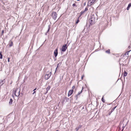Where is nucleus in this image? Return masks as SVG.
<instances>
[{
	"mask_svg": "<svg viewBox=\"0 0 131 131\" xmlns=\"http://www.w3.org/2000/svg\"><path fill=\"white\" fill-rule=\"evenodd\" d=\"M13 91L14 95L17 97L19 96L20 95V90L18 88L14 89Z\"/></svg>",
	"mask_w": 131,
	"mask_h": 131,
	"instance_id": "f257e3e1",
	"label": "nucleus"
},
{
	"mask_svg": "<svg viewBox=\"0 0 131 131\" xmlns=\"http://www.w3.org/2000/svg\"><path fill=\"white\" fill-rule=\"evenodd\" d=\"M51 72H47L45 76V79L46 80L48 79L51 76Z\"/></svg>",
	"mask_w": 131,
	"mask_h": 131,
	"instance_id": "f03ea898",
	"label": "nucleus"
},
{
	"mask_svg": "<svg viewBox=\"0 0 131 131\" xmlns=\"http://www.w3.org/2000/svg\"><path fill=\"white\" fill-rule=\"evenodd\" d=\"M96 0H89V1L88 5V6H90L93 4Z\"/></svg>",
	"mask_w": 131,
	"mask_h": 131,
	"instance_id": "7ed1b4c3",
	"label": "nucleus"
},
{
	"mask_svg": "<svg viewBox=\"0 0 131 131\" xmlns=\"http://www.w3.org/2000/svg\"><path fill=\"white\" fill-rule=\"evenodd\" d=\"M52 18L54 20H55L57 17V14L55 12H53L52 13Z\"/></svg>",
	"mask_w": 131,
	"mask_h": 131,
	"instance_id": "20e7f679",
	"label": "nucleus"
},
{
	"mask_svg": "<svg viewBox=\"0 0 131 131\" xmlns=\"http://www.w3.org/2000/svg\"><path fill=\"white\" fill-rule=\"evenodd\" d=\"M97 16L96 15H91L90 19L93 20H94L95 21H96V20L97 19Z\"/></svg>",
	"mask_w": 131,
	"mask_h": 131,
	"instance_id": "39448f33",
	"label": "nucleus"
},
{
	"mask_svg": "<svg viewBox=\"0 0 131 131\" xmlns=\"http://www.w3.org/2000/svg\"><path fill=\"white\" fill-rule=\"evenodd\" d=\"M67 48V47L66 44L63 45L62 48V50L63 51H65Z\"/></svg>",
	"mask_w": 131,
	"mask_h": 131,
	"instance_id": "423d86ee",
	"label": "nucleus"
},
{
	"mask_svg": "<svg viewBox=\"0 0 131 131\" xmlns=\"http://www.w3.org/2000/svg\"><path fill=\"white\" fill-rule=\"evenodd\" d=\"M5 82V80L4 79L3 80H0V87L3 84H4Z\"/></svg>",
	"mask_w": 131,
	"mask_h": 131,
	"instance_id": "0eeeda50",
	"label": "nucleus"
},
{
	"mask_svg": "<svg viewBox=\"0 0 131 131\" xmlns=\"http://www.w3.org/2000/svg\"><path fill=\"white\" fill-rule=\"evenodd\" d=\"M89 21L90 22V24L91 25H93L96 22V21H95L94 20H92L90 19H89Z\"/></svg>",
	"mask_w": 131,
	"mask_h": 131,
	"instance_id": "6e6552de",
	"label": "nucleus"
},
{
	"mask_svg": "<svg viewBox=\"0 0 131 131\" xmlns=\"http://www.w3.org/2000/svg\"><path fill=\"white\" fill-rule=\"evenodd\" d=\"M73 92V90H71L69 91L68 93V96H69L71 95L72 94Z\"/></svg>",
	"mask_w": 131,
	"mask_h": 131,
	"instance_id": "1a4fd4ad",
	"label": "nucleus"
},
{
	"mask_svg": "<svg viewBox=\"0 0 131 131\" xmlns=\"http://www.w3.org/2000/svg\"><path fill=\"white\" fill-rule=\"evenodd\" d=\"M54 54L55 57H56L57 56L58 52V49L57 48L54 51Z\"/></svg>",
	"mask_w": 131,
	"mask_h": 131,
	"instance_id": "9d476101",
	"label": "nucleus"
},
{
	"mask_svg": "<svg viewBox=\"0 0 131 131\" xmlns=\"http://www.w3.org/2000/svg\"><path fill=\"white\" fill-rule=\"evenodd\" d=\"M82 127V126L81 125H79L78 127H77L76 128L75 130L76 131H78L79 130V128H81Z\"/></svg>",
	"mask_w": 131,
	"mask_h": 131,
	"instance_id": "9b49d317",
	"label": "nucleus"
},
{
	"mask_svg": "<svg viewBox=\"0 0 131 131\" xmlns=\"http://www.w3.org/2000/svg\"><path fill=\"white\" fill-rule=\"evenodd\" d=\"M82 90H81V92H79L78 93V94L76 95V96L75 97L76 99H77L78 96L79 95L81 94V92H82Z\"/></svg>",
	"mask_w": 131,
	"mask_h": 131,
	"instance_id": "f8f14e48",
	"label": "nucleus"
},
{
	"mask_svg": "<svg viewBox=\"0 0 131 131\" xmlns=\"http://www.w3.org/2000/svg\"><path fill=\"white\" fill-rule=\"evenodd\" d=\"M50 86H49L46 89V93H47L48 92V91L50 90Z\"/></svg>",
	"mask_w": 131,
	"mask_h": 131,
	"instance_id": "ddd939ff",
	"label": "nucleus"
},
{
	"mask_svg": "<svg viewBox=\"0 0 131 131\" xmlns=\"http://www.w3.org/2000/svg\"><path fill=\"white\" fill-rule=\"evenodd\" d=\"M130 51H131V50H129V51H127V52L125 54V55H126L127 57H128V56H129V54H128L129 53V52H130Z\"/></svg>",
	"mask_w": 131,
	"mask_h": 131,
	"instance_id": "4468645a",
	"label": "nucleus"
},
{
	"mask_svg": "<svg viewBox=\"0 0 131 131\" xmlns=\"http://www.w3.org/2000/svg\"><path fill=\"white\" fill-rule=\"evenodd\" d=\"M13 102V101L12 99H10V100L9 101V104L10 105H11L12 104V102Z\"/></svg>",
	"mask_w": 131,
	"mask_h": 131,
	"instance_id": "2eb2a0df",
	"label": "nucleus"
},
{
	"mask_svg": "<svg viewBox=\"0 0 131 131\" xmlns=\"http://www.w3.org/2000/svg\"><path fill=\"white\" fill-rule=\"evenodd\" d=\"M131 6V3H130L128 4V6L127 8V10H128Z\"/></svg>",
	"mask_w": 131,
	"mask_h": 131,
	"instance_id": "dca6fc26",
	"label": "nucleus"
},
{
	"mask_svg": "<svg viewBox=\"0 0 131 131\" xmlns=\"http://www.w3.org/2000/svg\"><path fill=\"white\" fill-rule=\"evenodd\" d=\"M50 25H49L48 26V31L47 32V33L50 30Z\"/></svg>",
	"mask_w": 131,
	"mask_h": 131,
	"instance_id": "f3484780",
	"label": "nucleus"
},
{
	"mask_svg": "<svg viewBox=\"0 0 131 131\" xmlns=\"http://www.w3.org/2000/svg\"><path fill=\"white\" fill-rule=\"evenodd\" d=\"M69 100V99H68V98L67 97H65L64 98L63 101H65V100H66L67 101Z\"/></svg>",
	"mask_w": 131,
	"mask_h": 131,
	"instance_id": "a211bd4d",
	"label": "nucleus"
},
{
	"mask_svg": "<svg viewBox=\"0 0 131 131\" xmlns=\"http://www.w3.org/2000/svg\"><path fill=\"white\" fill-rule=\"evenodd\" d=\"M105 52L107 53L110 54V50L109 49H108L107 50H106Z\"/></svg>",
	"mask_w": 131,
	"mask_h": 131,
	"instance_id": "6ab92c4d",
	"label": "nucleus"
},
{
	"mask_svg": "<svg viewBox=\"0 0 131 131\" xmlns=\"http://www.w3.org/2000/svg\"><path fill=\"white\" fill-rule=\"evenodd\" d=\"M103 97H104V96H103V97H102V99H101V100H102V101L103 102V103H105V100L104 99V98H103Z\"/></svg>",
	"mask_w": 131,
	"mask_h": 131,
	"instance_id": "aec40b11",
	"label": "nucleus"
},
{
	"mask_svg": "<svg viewBox=\"0 0 131 131\" xmlns=\"http://www.w3.org/2000/svg\"><path fill=\"white\" fill-rule=\"evenodd\" d=\"M127 73L125 71H124V76L125 77H126L127 76Z\"/></svg>",
	"mask_w": 131,
	"mask_h": 131,
	"instance_id": "412c9836",
	"label": "nucleus"
},
{
	"mask_svg": "<svg viewBox=\"0 0 131 131\" xmlns=\"http://www.w3.org/2000/svg\"><path fill=\"white\" fill-rule=\"evenodd\" d=\"M84 12L85 11H82L80 13V15L79 16V17H80L81 16V15L83 14V13H84Z\"/></svg>",
	"mask_w": 131,
	"mask_h": 131,
	"instance_id": "4be33fe9",
	"label": "nucleus"
},
{
	"mask_svg": "<svg viewBox=\"0 0 131 131\" xmlns=\"http://www.w3.org/2000/svg\"><path fill=\"white\" fill-rule=\"evenodd\" d=\"M80 17H79H79L78 19L77 20V21L76 22V24H78L79 22L80 21H79V19Z\"/></svg>",
	"mask_w": 131,
	"mask_h": 131,
	"instance_id": "5701e85b",
	"label": "nucleus"
},
{
	"mask_svg": "<svg viewBox=\"0 0 131 131\" xmlns=\"http://www.w3.org/2000/svg\"><path fill=\"white\" fill-rule=\"evenodd\" d=\"M10 43L9 44V46L10 47H11L13 45V42L12 41H10Z\"/></svg>",
	"mask_w": 131,
	"mask_h": 131,
	"instance_id": "b1692460",
	"label": "nucleus"
},
{
	"mask_svg": "<svg viewBox=\"0 0 131 131\" xmlns=\"http://www.w3.org/2000/svg\"><path fill=\"white\" fill-rule=\"evenodd\" d=\"M2 55L1 53H0V59H2Z\"/></svg>",
	"mask_w": 131,
	"mask_h": 131,
	"instance_id": "393cba45",
	"label": "nucleus"
},
{
	"mask_svg": "<svg viewBox=\"0 0 131 131\" xmlns=\"http://www.w3.org/2000/svg\"><path fill=\"white\" fill-rule=\"evenodd\" d=\"M117 106H116L115 107H114L111 110V111L113 112L114 110L115 109V108H116Z\"/></svg>",
	"mask_w": 131,
	"mask_h": 131,
	"instance_id": "a878e982",
	"label": "nucleus"
},
{
	"mask_svg": "<svg viewBox=\"0 0 131 131\" xmlns=\"http://www.w3.org/2000/svg\"><path fill=\"white\" fill-rule=\"evenodd\" d=\"M61 62H59V63L58 64H57V68L58 67V66H59V65H60L61 64Z\"/></svg>",
	"mask_w": 131,
	"mask_h": 131,
	"instance_id": "bb28decb",
	"label": "nucleus"
},
{
	"mask_svg": "<svg viewBox=\"0 0 131 131\" xmlns=\"http://www.w3.org/2000/svg\"><path fill=\"white\" fill-rule=\"evenodd\" d=\"M126 126V125H125V126H124V124H123V126H122V127L123 128V129H122V131L124 129V128L125 127V126Z\"/></svg>",
	"mask_w": 131,
	"mask_h": 131,
	"instance_id": "cd10ccee",
	"label": "nucleus"
},
{
	"mask_svg": "<svg viewBox=\"0 0 131 131\" xmlns=\"http://www.w3.org/2000/svg\"><path fill=\"white\" fill-rule=\"evenodd\" d=\"M88 10V8H86L84 10L85 11V12L86 11H87Z\"/></svg>",
	"mask_w": 131,
	"mask_h": 131,
	"instance_id": "c85d7f7f",
	"label": "nucleus"
},
{
	"mask_svg": "<svg viewBox=\"0 0 131 131\" xmlns=\"http://www.w3.org/2000/svg\"><path fill=\"white\" fill-rule=\"evenodd\" d=\"M75 87L74 86H73L72 87V90H73L75 88Z\"/></svg>",
	"mask_w": 131,
	"mask_h": 131,
	"instance_id": "c756f323",
	"label": "nucleus"
},
{
	"mask_svg": "<svg viewBox=\"0 0 131 131\" xmlns=\"http://www.w3.org/2000/svg\"><path fill=\"white\" fill-rule=\"evenodd\" d=\"M112 112H113L112 111H111V112H109V115H110V114Z\"/></svg>",
	"mask_w": 131,
	"mask_h": 131,
	"instance_id": "7c9ffc66",
	"label": "nucleus"
},
{
	"mask_svg": "<svg viewBox=\"0 0 131 131\" xmlns=\"http://www.w3.org/2000/svg\"><path fill=\"white\" fill-rule=\"evenodd\" d=\"M76 6V5L75 4H74V3L73 4V5H72V6Z\"/></svg>",
	"mask_w": 131,
	"mask_h": 131,
	"instance_id": "2f4dec72",
	"label": "nucleus"
},
{
	"mask_svg": "<svg viewBox=\"0 0 131 131\" xmlns=\"http://www.w3.org/2000/svg\"><path fill=\"white\" fill-rule=\"evenodd\" d=\"M36 92L35 91H34L33 93H32V94H34Z\"/></svg>",
	"mask_w": 131,
	"mask_h": 131,
	"instance_id": "473e14b6",
	"label": "nucleus"
},
{
	"mask_svg": "<svg viewBox=\"0 0 131 131\" xmlns=\"http://www.w3.org/2000/svg\"><path fill=\"white\" fill-rule=\"evenodd\" d=\"M8 62H9V58H8Z\"/></svg>",
	"mask_w": 131,
	"mask_h": 131,
	"instance_id": "72a5a7b5",
	"label": "nucleus"
},
{
	"mask_svg": "<svg viewBox=\"0 0 131 131\" xmlns=\"http://www.w3.org/2000/svg\"><path fill=\"white\" fill-rule=\"evenodd\" d=\"M84 75H83L81 77V78L82 79H83V77H84Z\"/></svg>",
	"mask_w": 131,
	"mask_h": 131,
	"instance_id": "f704fd0d",
	"label": "nucleus"
},
{
	"mask_svg": "<svg viewBox=\"0 0 131 131\" xmlns=\"http://www.w3.org/2000/svg\"><path fill=\"white\" fill-rule=\"evenodd\" d=\"M36 88H35V89L34 90H33V91H35V90H36Z\"/></svg>",
	"mask_w": 131,
	"mask_h": 131,
	"instance_id": "c9c22d12",
	"label": "nucleus"
},
{
	"mask_svg": "<svg viewBox=\"0 0 131 131\" xmlns=\"http://www.w3.org/2000/svg\"><path fill=\"white\" fill-rule=\"evenodd\" d=\"M4 30H2V33H3V32H4Z\"/></svg>",
	"mask_w": 131,
	"mask_h": 131,
	"instance_id": "e433bc0d",
	"label": "nucleus"
},
{
	"mask_svg": "<svg viewBox=\"0 0 131 131\" xmlns=\"http://www.w3.org/2000/svg\"><path fill=\"white\" fill-rule=\"evenodd\" d=\"M56 60V59H54V60L55 61Z\"/></svg>",
	"mask_w": 131,
	"mask_h": 131,
	"instance_id": "4c0bfd02",
	"label": "nucleus"
},
{
	"mask_svg": "<svg viewBox=\"0 0 131 131\" xmlns=\"http://www.w3.org/2000/svg\"><path fill=\"white\" fill-rule=\"evenodd\" d=\"M58 131V130H57V131Z\"/></svg>",
	"mask_w": 131,
	"mask_h": 131,
	"instance_id": "58836bf2",
	"label": "nucleus"
}]
</instances>
